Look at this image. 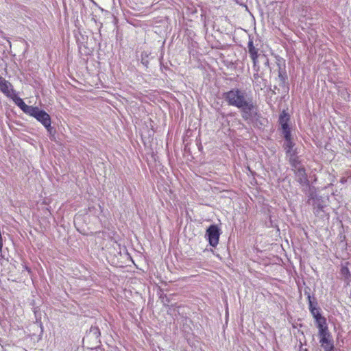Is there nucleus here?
<instances>
[{
    "label": "nucleus",
    "instance_id": "f257e3e1",
    "mask_svg": "<svg viewBox=\"0 0 351 351\" xmlns=\"http://www.w3.org/2000/svg\"><path fill=\"white\" fill-rule=\"evenodd\" d=\"M223 98L229 106L238 108L241 117L247 122L253 121L258 115V108L252 95L243 89L232 88L223 93Z\"/></svg>",
    "mask_w": 351,
    "mask_h": 351
},
{
    "label": "nucleus",
    "instance_id": "f03ea898",
    "mask_svg": "<svg viewBox=\"0 0 351 351\" xmlns=\"http://www.w3.org/2000/svg\"><path fill=\"white\" fill-rule=\"evenodd\" d=\"M315 325L318 328L319 343L324 351H335L333 338L328 330L326 319L321 312L314 315Z\"/></svg>",
    "mask_w": 351,
    "mask_h": 351
},
{
    "label": "nucleus",
    "instance_id": "7ed1b4c3",
    "mask_svg": "<svg viewBox=\"0 0 351 351\" xmlns=\"http://www.w3.org/2000/svg\"><path fill=\"white\" fill-rule=\"evenodd\" d=\"M29 115L34 117L47 129L48 132H50L51 131V117L45 111L34 106Z\"/></svg>",
    "mask_w": 351,
    "mask_h": 351
},
{
    "label": "nucleus",
    "instance_id": "20e7f679",
    "mask_svg": "<svg viewBox=\"0 0 351 351\" xmlns=\"http://www.w3.org/2000/svg\"><path fill=\"white\" fill-rule=\"evenodd\" d=\"M220 236V230L216 225H210L206 230V238L210 246L215 247L218 243Z\"/></svg>",
    "mask_w": 351,
    "mask_h": 351
},
{
    "label": "nucleus",
    "instance_id": "39448f33",
    "mask_svg": "<svg viewBox=\"0 0 351 351\" xmlns=\"http://www.w3.org/2000/svg\"><path fill=\"white\" fill-rule=\"evenodd\" d=\"M311 199L313 201V207L314 214L321 218L324 217L325 205L321 197L311 195Z\"/></svg>",
    "mask_w": 351,
    "mask_h": 351
},
{
    "label": "nucleus",
    "instance_id": "423d86ee",
    "mask_svg": "<svg viewBox=\"0 0 351 351\" xmlns=\"http://www.w3.org/2000/svg\"><path fill=\"white\" fill-rule=\"evenodd\" d=\"M285 141L283 143V148L285 150L286 155L289 156L293 154H297L296 149H294L295 143L293 141L291 132L282 134Z\"/></svg>",
    "mask_w": 351,
    "mask_h": 351
},
{
    "label": "nucleus",
    "instance_id": "0eeeda50",
    "mask_svg": "<svg viewBox=\"0 0 351 351\" xmlns=\"http://www.w3.org/2000/svg\"><path fill=\"white\" fill-rule=\"evenodd\" d=\"M289 121H290V115L285 110H283L280 113L279 118H278V123L280 125L282 134L291 132L290 125L289 124Z\"/></svg>",
    "mask_w": 351,
    "mask_h": 351
},
{
    "label": "nucleus",
    "instance_id": "6e6552de",
    "mask_svg": "<svg viewBox=\"0 0 351 351\" xmlns=\"http://www.w3.org/2000/svg\"><path fill=\"white\" fill-rule=\"evenodd\" d=\"M247 48L250 56L253 62V68L255 71H257L259 70V66L258 64V49L254 47L253 39L250 37L249 38Z\"/></svg>",
    "mask_w": 351,
    "mask_h": 351
},
{
    "label": "nucleus",
    "instance_id": "1a4fd4ad",
    "mask_svg": "<svg viewBox=\"0 0 351 351\" xmlns=\"http://www.w3.org/2000/svg\"><path fill=\"white\" fill-rule=\"evenodd\" d=\"M0 90L8 97L15 95L11 83L1 76H0Z\"/></svg>",
    "mask_w": 351,
    "mask_h": 351
},
{
    "label": "nucleus",
    "instance_id": "9d476101",
    "mask_svg": "<svg viewBox=\"0 0 351 351\" xmlns=\"http://www.w3.org/2000/svg\"><path fill=\"white\" fill-rule=\"evenodd\" d=\"M296 181L302 186H308L309 181L307 177L305 168L298 169L294 172Z\"/></svg>",
    "mask_w": 351,
    "mask_h": 351
},
{
    "label": "nucleus",
    "instance_id": "9b49d317",
    "mask_svg": "<svg viewBox=\"0 0 351 351\" xmlns=\"http://www.w3.org/2000/svg\"><path fill=\"white\" fill-rule=\"evenodd\" d=\"M142 140L144 143L145 148L146 149V155L147 157H150L151 159L154 158V152L152 151V138L149 136H147L145 134H142ZM149 161V158H147Z\"/></svg>",
    "mask_w": 351,
    "mask_h": 351
},
{
    "label": "nucleus",
    "instance_id": "f8f14e48",
    "mask_svg": "<svg viewBox=\"0 0 351 351\" xmlns=\"http://www.w3.org/2000/svg\"><path fill=\"white\" fill-rule=\"evenodd\" d=\"M100 330L98 327L96 326H92L90 328L89 332L87 333L86 337L84 338V340L85 339H94L96 340L97 343L99 342V338L100 337Z\"/></svg>",
    "mask_w": 351,
    "mask_h": 351
},
{
    "label": "nucleus",
    "instance_id": "ddd939ff",
    "mask_svg": "<svg viewBox=\"0 0 351 351\" xmlns=\"http://www.w3.org/2000/svg\"><path fill=\"white\" fill-rule=\"evenodd\" d=\"M17 106H19L21 110L27 114H29L32 111L34 106L27 105L23 100L21 101L19 104H18Z\"/></svg>",
    "mask_w": 351,
    "mask_h": 351
},
{
    "label": "nucleus",
    "instance_id": "4468645a",
    "mask_svg": "<svg viewBox=\"0 0 351 351\" xmlns=\"http://www.w3.org/2000/svg\"><path fill=\"white\" fill-rule=\"evenodd\" d=\"M278 78L281 82V84L284 86L287 80V75L286 72V69L284 70H278Z\"/></svg>",
    "mask_w": 351,
    "mask_h": 351
},
{
    "label": "nucleus",
    "instance_id": "2eb2a0df",
    "mask_svg": "<svg viewBox=\"0 0 351 351\" xmlns=\"http://www.w3.org/2000/svg\"><path fill=\"white\" fill-rule=\"evenodd\" d=\"M297 154H291L289 156H287L289 158V162L291 164V166H293L295 164L300 163V160H299L298 157L296 156Z\"/></svg>",
    "mask_w": 351,
    "mask_h": 351
},
{
    "label": "nucleus",
    "instance_id": "dca6fc26",
    "mask_svg": "<svg viewBox=\"0 0 351 351\" xmlns=\"http://www.w3.org/2000/svg\"><path fill=\"white\" fill-rule=\"evenodd\" d=\"M276 65L278 70H284L285 69V61L280 56L276 57Z\"/></svg>",
    "mask_w": 351,
    "mask_h": 351
},
{
    "label": "nucleus",
    "instance_id": "f3484780",
    "mask_svg": "<svg viewBox=\"0 0 351 351\" xmlns=\"http://www.w3.org/2000/svg\"><path fill=\"white\" fill-rule=\"evenodd\" d=\"M307 299H308V302L309 311H311V309H312V308L318 307L317 302L313 301V300L311 298V295H310L309 293H307Z\"/></svg>",
    "mask_w": 351,
    "mask_h": 351
},
{
    "label": "nucleus",
    "instance_id": "a211bd4d",
    "mask_svg": "<svg viewBox=\"0 0 351 351\" xmlns=\"http://www.w3.org/2000/svg\"><path fill=\"white\" fill-rule=\"evenodd\" d=\"M148 56H149L147 54L146 52H143L141 55V62L145 66H147L148 64L149 63V59Z\"/></svg>",
    "mask_w": 351,
    "mask_h": 351
},
{
    "label": "nucleus",
    "instance_id": "6ab92c4d",
    "mask_svg": "<svg viewBox=\"0 0 351 351\" xmlns=\"http://www.w3.org/2000/svg\"><path fill=\"white\" fill-rule=\"evenodd\" d=\"M292 167V170L293 171V172L295 171H297L298 169H304V167L302 165V163H299V164H295V165H293V166H291Z\"/></svg>",
    "mask_w": 351,
    "mask_h": 351
},
{
    "label": "nucleus",
    "instance_id": "aec40b11",
    "mask_svg": "<svg viewBox=\"0 0 351 351\" xmlns=\"http://www.w3.org/2000/svg\"><path fill=\"white\" fill-rule=\"evenodd\" d=\"M310 312H311L312 316H313L314 315L321 312V309L319 307L312 308V309H311Z\"/></svg>",
    "mask_w": 351,
    "mask_h": 351
},
{
    "label": "nucleus",
    "instance_id": "412c9836",
    "mask_svg": "<svg viewBox=\"0 0 351 351\" xmlns=\"http://www.w3.org/2000/svg\"><path fill=\"white\" fill-rule=\"evenodd\" d=\"M341 273L343 274H348L350 273L349 269L347 267H343L341 268Z\"/></svg>",
    "mask_w": 351,
    "mask_h": 351
},
{
    "label": "nucleus",
    "instance_id": "4be33fe9",
    "mask_svg": "<svg viewBox=\"0 0 351 351\" xmlns=\"http://www.w3.org/2000/svg\"><path fill=\"white\" fill-rule=\"evenodd\" d=\"M13 100L14 101V103L18 105V104H19L21 101H23V99L19 97H15V98H13Z\"/></svg>",
    "mask_w": 351,
    "mask_h": 351
},
{
    "label": "nucleus",
    "instance_id": "5701e85b",
    "mask_svg": "<svg viewBox=\"0 0 351 351\" xmlns=\"http://www.w3.org/2000/svg\"><path fill=\"white\" fill-rule=\"evenodd\" d=\"M258 70L257 71H256V73H254V75H253V77H254V80H257L259 77V75L258 73Z\"/></svg>",
    "mask_w": 351,
    "mask_h": 351
},
{
    "label": "nucleus",
    "instance_id": "b1692460",
    "mask_svg": "<svg viewBox=\"0 0 351 351\" xmlns=\"http://www.w3.org/2000/svg\"><path fill=\"white\" fill-rule=\"evenodd\" d=\"M265 65L267 66H269V60L268 59L266 60Z\"/></svg>",
    "mask_w": 351,
    "mask_h": 351
}]
</instances>
